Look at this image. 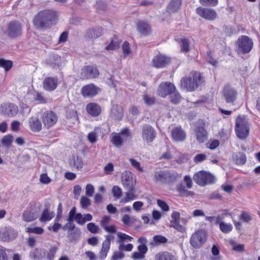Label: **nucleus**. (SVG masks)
I'll return each instance as SVG.
<instances>
[{
	"label": "nucleus",
	"instance_id": "1",
	"mask_svg": "<svg viewBox=\"0 0 260 260\" xmlns=\"http://www.w3.org/2000/svg\"><path fill=\"white\" fill-rule=\"evenodd\" d=\"M57 13L52 10H44L39 12L35 17L33 23L38 29H46L55 24Z\"/></svg>",
	"mask_w": 260,
	"mask_h": 260
},
{
	"label": "nucleus",
	"instance_id": "2",
	"mask_svg": "<svg viewBox=\"0 0 260 260\" xmlns=\"http://www.w3.org/2000/svg\"><path fill=\"white\" fill-rule=\"evenodd\" d=\"M203 82V79L201 74L194 72L191 77H184L180 81L182 88L187 91H192L197 89L199 85Z\"/></svg>",
	"mask_w": 260,
	"mask_h": 260
},
{
	"label": "nucleus",
	"instance_id": "3",
	"mask_svg": "<svg viewBox=\"0 0 260 260\" xmlns=\"http://www.w3.org/2000/svg\"><path fill=\"white\" fill-rule=\"evenodd\" d=\"M179 177V176L175 172L159 171L154 173L153 180L157 183H168L175 181Z\"/></svg>",
	"mask_w": 260,
	"mask_h": 260
},
{
	"label": "nucleus",
	"instance_id": "4",
	"mask_svg": "<svg viewBox=\"0 0 260 260\" xmlns=\"http://www.w3.org/2000/svg\"><path fill=\"white\" fill-rule=\"evenodd\" d=\"M235 131L237 137L240 139H244L248 136V122L245 117H238L237 118Z\"/></svg>",
	"mask_w": 260,
	"mask_h": 260
},
{
	"label": "nucleus",
	"instance_id": "5",
	"mask_svg": "<svg viewBox=\"0 0 260 260\" xmlns=\"http://www.w3.org/2000/svg\"><path fill=\"white\" fill-rule=\"evenodd\" d=\"M194 182L200 186H204L215 181V177L210 173L201 171L194 174L193 177Z\"/></svg>",
	"mask_w": 260,
	"mask_h": 260
},
{
	"label": "nucleus",
	"instance_id": "6",
	"mask_svg": "<svg viewBox=\"0 0 260 260\" xmlns=\"http://www.w3.org/2000/svg\"><path fill=\"white\" fill-rule=\"evenodd\" d=\"M238 51L246 54L249 52L253 47V42L246 36H242L237 41Z\"/></svg>",
	"mask_w": 260,
	"mask_h": 260
},
{
	"label": "nucleus",
	"instance_id": "7",
	"mask_svg": "<svg viewBox=\"0 0 260 260\" xmlns=\"http://www.w3.org/2000/svg\"><path fill=\"white\" fill-rule=\"evenodd\" d=\"M121 182L125 189L134 190L136 178L129 171H124L121 174Z\"/></svg>",
	"mask_w": 260,
	"mask_h": 260
},
{
	"label": "nucleus",
	"instance_id": "8",
	"mask_svg": "<svg viewBox=\"0 0 260 260\" xmlns=\"http://www.w3.org/2000/svg\"><path fill=\"white\" fill-rule=\"evenodd\" d=\"M206 235L205 231L199 230L193 234L190 239V243L194 248H200L205 242Z\"/></svg>",
	"mask_w": 260,
	"mask_h": 260
},
{
	"label": "nucleus",
	"instance_id": "9",
	"mask_svg": "<svg viewBox=\"0 0 260 260\" xmlns=\"http://www.w3.org/2000/svg\"><path fill=\"white\" fill-rule=\"evenodd\" d=\"M41 118L44 127L49 128L56 123L58 117L54 112L48 111L43 113Z\"/></svg>",
	"mask_w": 260,
	"mask_h": 260
},
{
	"label": "nucleus",
	"instance_id": "10",
	"mask_svg": "<svg viewBox=\"0 0 260 260\" xmlns=\"http://www.w3.org/2000/svg\"><path fill=\"white\" fill-rule=\"evenodd\" d=\"M156 137V132L151 125L145 124L142 127V138L144 141L152 142Z\"/></svg>",
	"mask_w": 260,
	"mask_h": 260
},
{
	"label": "nucleus",
	"instance_id": "11",
	"mask_svg": "<svg viewBox=\"0 0 260 260\" xmlns=\"http://www.w3.org/2000/svg\"><path fill=\"white\" fill-rule=\"evenodd\" d=\"M7 35L10 38H16L22 34V26L17 21H11L8 25Z\"/></svg>",
	"mask_w": 260,
	"mask_h": 260
},
{
	"label": "nucleus",
	"instance_id": "12",
	"mask_svg": "<svg viewBox=\"0 0 260 260\" xmlns=\"http://www.w3.org/2000/svg\"><path fill=\"white\" fill-rule=\"evenodd\" d=\"M222 94L227 103H233L237 99L238 92L230 85H226L222 90Z\"/></svg>",
	"mask_w": 260,
	"mask_h": 260
},
{
	"label": "nucleus",
	"instance_id": "13",
	"mask_svg": "<svg viewBox=\"0 0 260 260\" xmlns=\"http://www.w3.org/2000/svg\"><path fill=\"white\" fill-rule=\"evenodd\" d=\"M99 75L98 70L94 67L85 66L81 70V78L83 79H89L95 78Z\"/></svg>",
	"mask_w": 260,
	"mask_h": 260
},
{
	"label": "nucleus",
	"instance_id": "14",
	"mask_svg": "<svg viewBox=\"0 0 260 260\" xmlns=\"http://www.w3.org/2000/svg\"><path fill=\"white\" fill-rule=\"evenodd\" d=\"M18 112V107L13 104H4L0 107V113L8 117L14 116Z\"/></svg>",
	"mask_w": 260,
	"mask_h": 260
},
{
	"label": "nucleus",
	"instance_id": "15",
	"mask_svg": "<svg viewBox=\"0 0 260 260\" xmlns=\"http://www.w3.org/2000/svg\"><path fill=\"white\" fill-rule=\"evenodd\" d=\"M196 13L201 17L209 20H214L217 16L216 12L214 10L201 7L196 9Z\"/></svg>",
	"mask_w": 260,
	"mask_h": 260
},
{
	"label": "nucleus",
	"instance_id": "16",
	"mask_svg": "<svg viewBox=\"0 0 260 260\" xmlns=\"http://www.w3.org/2000/svg\"><path fill=\"white\" fill-rule=\"evenodd\" d=\"M175 90H176V88L172 83L170 82L162 83L158 87V93L161 97L165 98L167 95H170Z\"/></svg>",
	"mask_w": 260,
	"mask_h": 260
},
{
	"label": "nucleus",
	"instance_id": "17",
	"mask_svg": "<svg viewBox=\"0 0 260 260\" xmlns=\"http://www.w3.org/2000/svg\"><path fill=\"white\" fill-rule=\"evenodd\" d=\"M17 235V232L14 230L11 227H6L1 231L0 238L4 241H9L15 239Z\"/></svg>",
	"mask_w": 260,
	"mask_h": 260
},
{
	"label": "nucleus",
	"instance_id": "18",
	"mask_svg": "<svg viewBox=\"0 0 260 260\" xmlns=\"http://www.w3.org/2000/svg\"><path fill=\"white\" fill-rule=\"evenodd\" d=\"M99 88L93 84H87L81 89V93L84 97L91 98L98 92Z\"/></svg>",
	"mask_w": 260,
	"mask_h": 260
},
{
	"label": "nucleus",
	"instance_id": "19",
	"mask_svg": "<svg viewBox=\"0 0 260 260\" xmlns=\"http://www.w3.org/2000/svg\"><path fill=\"white\" fill-rule=\"evenodd\" d=\"M153 66L157 68H164L170 62V58L165 55H159L153 59Z\"/></svg>",
	"mask_w": 260,
	"mask_h": 260
},
{
	"label": "nucleus",
	"instance_id": "20",
	"mask_svg": "<svg viewBox=\"0 0 260 260\" xmlns=\"http://www.w3.org/2000/svg\"><path fill=\"white\" fill-rule=\"evenodd\" d=\"M58 85V79L53 77L46 78L43 81V87L48 91L54 90Z\"/></svg>",
	"mask_w": 260,
	"mask_h": 260
},
{
	"label": "nucleus",
	"instance_id": "21",
	"mask_svg": "<svg viewBox=\"0 0 260 260\" xmlns=\"http://www.w3.org/2000/svg\"><path fill=\"white\" fill-rule=\"evenodd\" d=\"M114 237L111 235H108L106 237V239L103 241L102 247L100 252V257L101 259L105 258L110 249L111 239Z\"/></svg>",
	"mask_w": 260,
	"mask_h": 260
},
{
	"label": "nucleus",
	"instance_id": "22",
	"mask_svg": "<svg viewBox=\"0 0 260 260\" xmlns=\"http://www.w3.org/2000/svg\"><path fill=\"white\" fill-rule=\"evenodd\" d=\"M194 133L197 140L200 143L204 142L207 139L208 133L203 126H197Z\"/></svg>",
	"mask_w": 260,
	"mask_h": 260
},
{
	"label": "nucleus",
	"instance_id": "23",
	"mask_svg": "<svg viewBox=\"0 0 260 260\" xmlns=\"http://www.w3.org/2000/svg\"><path fill=\"white\" fill-rule=\"evenodd\" d=\"M123 116L122 107L118 105H113L111 109L110 117L115 120H121Z\"/></svg>",
	"mask_w": 260,
	"mask_h": 260
},
{
	"label": "nucleus",
	"instance_id": "24",
	"mask_svg": "<svg viewBox=\"0 0 260 260\" xmlns=\"http://www.w3.org/2000/svg\"><path fill=\"white\" fill-rule=\"evenodd\" d=\"M173 139L176 142H181L186 139V134L181 127H175L172 130Z\"/></svg>",
	"mask_w": 260,
	"mask_h": 260
},
{
	"label": "nucleus",
	"instance_id": "25",
	"mask_svg": "<svg viewBox=\"0 0 260 260\" xmlns=\"http://www.w3.org/2000/svg\"><path fill=\"white\" fill-rule=\"evenodd\" d=\"M29 127L31 131L39 132L41 131L42 125L41 120L37 117H31L28 120Z\"/></svg>",
	"mask_w": 260,
	"mask_h": 260
},
{
	"label": "nucleus",
	"instance_id": "26",
	"mask_svg": "<svg viewBox=\"0 0 260 260\" xmlns=\"http://www.w3.org/2000/svg\"><path fill=\"white\" fill-rule=\"evenodd\" d=\"M47 63L51 68L58 67L61 64V58L57 54H51L46 60Z\"/></svg>",
	"mask_w": 260,
	"mask_h": 260
},
{
	"label": "nucleus",
	"instance_id": "27",
	"mask_svg": "<svg viewBox=\"0 0 260 260\" xmlns=\"http://www.w3.org/2000/svg\"><path fill=\"white\" fill-rule=\"evenodd\" d=\"M86 109L89 114L94 117L99 116L101 112V107L95 103H91L87 104Z\"/></svg>",
	"mask_w": 260,
	"mask_h": 260
},
{
	"label": "nucleus",
	"instance_id": "28",
	"mask_svg": "<svg viewBox=\"0 0 260 260\" xmlns=\"http://www.w3.org/2000/svg\"><path fill=\"white\" fill-rule=\"evenodd\" d=\"M137 27L139 32L142 35H148L151 32V27L146 22H139L137 24Z\"/></svg>",
	"mask_w": 260,
	"mask_h": 260
},
{
	"label": "nucleus",
	"instance_id": "29",
	"mask_svg": "<svg viewBox=\"0 0 260 260\" xmlns=\"http://www.w3.org/2000/svg\"><path fill=\"white\" fill-rule=\"evenodd\" d=\"M155 260H176V258L172 253L162 251L155 254Z\"/></svg>",
	"mask_w": 260,
	"mask_h": 260
},
{
	"label": "nucleus",
	"instance_id": "30",
	"mask_svg": "<svg viewBox=\"0 0 260 260\" xmlns=\"http://www.w3.org/2000/svg\"><path fill=\"white\" fill-rule=\"evenodd\" d=\"M182 0H171L167 6V11L169 13H175L180 8Z\"/></svg>",
	"mask_w": 260,
	"mask_h": 260
},
{
	"label": "nucleus",
	"instance_id": "31",
	"mask_svg": "<svg viewBox=\"0 0 260 260\" xmlns=\"http://www.w3.org/2000/svg\"><path fill=\"white\" fill-rule=\"evenodd\" d=\"M54 216V213L49 210L48 208H45L39 219L41 222H46L51 220Z\"/></svg>",
	"mask_w": 260,
	"mask_h": 260
},
{
	"label": "nucleus",
	"instance_id": "32",
	"mask_svg": "<svg viewBox=\"0 0 260 260\" xmlns=\"http://www.w3.org/2000/svg\"><path fill=\"white\" fill-rule=\"evenodd\" d=\"M45 250L36 248L30 252L29 257L33 260H42L44 258Z\"/></svg>",
	"mask_w": 260,
	"mask_h": 260
},
{
	"label": "nucleus",
	"instance_id": "33",
	"mask_svg": "<svg viewBox=\"0 0 260 260\" xmlns=\"http://www.w3.org/2000/svg\"><path fill=\"white\" fill-rule=\"evenodd\" d=\"M101 34V28H95L88 29L86 32V36L91 39H95L99 37Z\"/></svg>",
	"mask_w": 260,
	"mask_h": 260
},
{
	"label": "nucleus",
	"instance_id": "34",
	"mask_svg": "<svg viewBox=\"0 0 260 260\" xmlns=\"http://www.w3.org/2000/svg\"><path fill=\"white\" fill-rule=\"evenodd\" d=\"M22 216L24 221L30 222L37 219L38 216L35 212L26 210L23 212Z\"/></svg>",
	"mask_w": 260,
	"mask_h": 260
},
{
	"label": "nucleus",
	"instance_id": "35",
	"mask_svg": "<svg viewBox=\"0 0 260 260\" xmlns=\"http://www.w3.org/2000/svg\"><path fill=\"white\" fill-rule=\"evenodd\" d=\"M14 140V137L12 135H7L3 137L1 140V143L4 147L10 148Z\"/></svg>",
	"mask_w": 260,
	"mask_h": 260
},
{
	"label": "nucleus",
	"instance_id": "36",
	"mask_svg": "<svg viewBox=\"0 0 260 260\" xmlns=\"http://www.w3.org/2000/svg\"><path fill=\"white\" fill-rule=\"evenodd\" d=\"M71 165L78 170L83 167V161L81 158L78 156H74L71 161Z\"/></svg>",
	"mask_w": 260,
	"mask_h": 260
},
{
	"label": "nucleus",
	"instance_id": "37",
	"mask_svg": "<svg viewBox=\"0 0 260 260\" xmlns=\"http://www.w3.org/2000/svg\"><path fill=\"white\" fill-rule=\"evenodd\" d=\"M117 236L118 237L117 242L119 244H124L125 241H131L133 240V238L132 237L121 232H118L117 233Z\"/></svg>",
	"mask_w": 260,
	"mask_h": 260
},
{
	"label": "nucleus",
	"instance_id": "38",
	"mask_svg": "<svg viewBox=\"0 0 260 260\" xmlns=\"http://www.w3.org/2000/svg\"><path fill=\"white\" fill-rule=\"evenodd\" d=\"M236 164L239 165H243L246 163V157L244 153L238 152L235 154Z\"/></svg>",
	"mask_w": 260,
	"mask_h": 260
},
{
	"label": "nucleus",
	"instance_id": "39",
	"mask_svg": "<svg viewBox=\"0 0 260 260\" xmlns=\"http://www.w3.org/2000/svg\"><path fill=\"white\" fill-rule=\"evenodd\" d=\"M80 230L77 229L73 232H69L68 233V237L71 242L77 241L80 237Z\"/></svg>",
	"mask_w": 260,
	"mask_h": 260
},
{
	"label": "nucleus",
	"instance_id": "40",
	"mask_svg": "<svg viewBox=\"0 0 260 260\" xmlns=\"http://www.w3.org/2000/svg\"><path fill=\"white\" fill-rule=\"evenodd\" d=\"M170 227L173 228L181 233H183L185 231V228L180 224L179 220L170 221Z\"/></svg>",
	"mask_w": 260,
	"mask_h": 260
},
{
	"label": "nucleus",
	"instance_id": "41",
	"mask_svg": "<svg viewBox=\"0 0 260 260\" xmlns=\"http://www.w3.org/2000/svg\"><path fill=\"white\" fill-rule=\"evenodd\" d=\"M127 192L125 193V197L121 201V202L127 203L131 200H133L136 199V196L135 195L134 190L127 189Z\"/></svg>",
	"mask_w": 260,
	"mask_h": 260
},
{
	"label": "nucleus",
	"instance_id": "42",
	"mask_svg": "<svg viewBox=\"0 0 260 260\" xmlns=\"http://www.w3.org/2000/svg\"><path fill=\"white\" fill-rule=\"evenodd\" d=\"M170 99L172 103L174 104H178L180 103L181 97L179 93L175 90L170 94Z\"/></svg>",
	"mask_w": 260,
	"mask_h": 260
},
{
	"label": "nucleus",
	"instance_id": "43",
	"mask_svg": "<svg viewBox=\"0 0 260 260\" xmlns=\"http://www.w3.org/2000/svg\"><path fill=\"white\" fill-rule=\"evenodd\" d=\"M220 230L223 233H228L233 229V225L231 223H221L219 226Z\"/></svg>",
	"mask_w": 260,
	"mask_h": 260
},
{
	"label": "nucleus",
	"instance_id": "44",
	"mask_svg": "<svg viewBox=\"0 0 260 260\" xmlns=\"http://www.w3.org/2000/svg\"><path fill=\"white\" fill-rule=\"evenodd\" d=\"M153 240L155 244H165L168 242V239L161 235H156L153 237Z\"/></svg>",
	"mask_w": 260,
	"mask_h": 260
},
{
	"label": "nucleus",
	"instance_id": "45",
	"mask_svg": "<svg viewBox=\"0 0 260 260\" xmlns=\"http://www.w3.org/2000/svg\"><path fill=\"white\" fill-rule=\"evenodd\" d=\"M12 62L10 60L0 58V67L4 68L6 71H9L12 68Z\"/></svg>",
	"mask_w": 260,
	"mask_h": 260
},
{
	"label": "nucleus",
	"instance_id": "46",
	"mask_svg": "<svg viewBox=\"0 0 260 260\" xmlns=\"http://www.w3.org/2000/svg\"><path fill=\"white\" fill-rule=\"evenodd\" d=\"M58 248L55 246H51L47 252V258L48 260H53L55 257Z\"/></svg>",
	"mask_w": 260,
	"mask_h": 260
},
{
	"label": "nucleus",
	"instance_id": "47",
	"mask_svg": "<svg viewBox=\"0 0 260 260\" xmlns=\"http://www.w3.org/2000/svg\"><path fill=\"white\" fill-rule=\"evenodd\" d=\"M111 141L113 144L117 147H120L123 144V141L121 137L118 135L113 136Z\"/></svg>",
	"mask_w": 260,
	"mask_h": 260
},
{
	"label": "nucleus",
	"instance_id": "48",
	"mask_svg": "<svg viewBox=\"0 0 260 260\" xmlns=\"http://www.w3.org/2000/svg\"><path fill=\"white\" fill-rule=\"evenodd\" d=\"M44 229L40 227L27 228L26 232L29 233H34L38 235L42 234L44 233Z\"/></svg>",
	"mask_w": 260,
	"mask_h": 260
},
{
	"label": "nucleus",
	"instance_id": "49",
	"mask_svg": "<svg viewBox=\"0 0 260 260\" xmlns=\"http://www.w3.org/2000/svg\"><path fill=\"white\" fill-rule=\"evenodd\" d=\"M181 51L184 52L189 51V43L187 39H182L181 40Z\"/></svg>",
	"mask_w": 260,
	"mask_h": 260
},
{
	"label": "nucleus",
	"instance_id": "50",
	"mask_svg": "<svg viewBox=\"0 0 260 260\" xmlns=\"http://www.w3.org/2000/svg\"><path fill=\"white\" fill-rule=\"evenodd\" d=\"M87 230L92 234H96L99 232V227L94 223L90 222L87 224Z\"/></svg>",
	"mask_w": 260,
	"mask_h": 260
},
{
	"label": "nucleus",
	"instance_id": "51",
	"mask_svg": "<svg viewBox=\"0 0 260 260\" xmlns=\"http://www.w3.org/2000/svg\"><path fill=\"white\" fill-rule=\"evenodd\" d=\"M119 47V43L116 41H112L111 43L106 47L107 51H113L117 49Z\"/></svg>",
	"mask_w": 260,
	"mask_h": 260
},
{
	"label": "nucleus",
	"instance_id": "52",
	"mask_svg": "<svg viewBox=\"0 0 260 260\" xmlns=\"http://www.w3.org/2000/svg\"><path fill=\"white\" fill-rule=\"evenodd\" d=\"M96 131V129H94V131L88 134L87 139L91 143H95L97 141L98 134Z\"/></svg>",
	"mask_w": 260,
	"mask_h": 260
},
{
	"label": "nucleus",
	"instance_id": "53",
	"mask_svg": "<svg viewBox=\"0 0 260 260\" xmlns=\"http://www.w3.org/2000/svg\"><path fill=\"white\" fill-rule=\"evenodd\" d=\"M200 3L203 6L214 7L218 4V0H200Z\"/></svg>",
	"mask_w": 260,
	"mask_h": 260
},
{
	"label": "nucleus",
	"instance_id": "54",
	"mask_svg": "<svg viewBox=\"0 0 260 260\" xmlns=\"http://www.w3.org/2000/svg\"><path fill=\"white\" fill-rule=\"evenodd\" d=\"M112 192L114 197L117 199L120 198L122 196V190L119 187L117 186H114L113 187L112 189Z\"/></svg>",
	"mask_w": 260,
	"mask_h": 260
},
{
	"label": "nucleus",
	"instance_id": "55",
	"mask_svg": "<svg viewBox=\"0 0 260 260\" xmlns=\"http://www.w3.org/2000/svg\"><path fill=\"white\" fill-rule=\"evenodd\" d=\"M122 49L123 54L125 56H127L131 53V50L129 47V44L125 41L122 45Z\"/></svg>",
	"mask_w": 260,
	"mask_h": 260
},
{
	"label": "nucleus",
	"instance_id": "56",
	"mask_svg": "<svg viewBox=\"0 0 260 260\" xmlns=\"http://www.w3.org/2000/svg\"><path fill=\"white\" fill-rule=\"evenodd\" d=\"M129 161L130 162L131 165L136 169L138 170L140 172L143 171V169L141 167V164L140 162L138 161L137 160L134 158H129Z\"/></svg>",
	"mask_w": 260,
	"mask_h": 260
},
{
	"label": "nucleus",
	"instance_id": "57",
	"mask_svg": "<svg viewBox=\"0 0 260 260\" xmlns=\"http://www.w3.org/2000/svg\"><path fill=\"white\" fill-rule=\"evenodd\" d=\"M90 200L86 197H82L80 199V204L82 208L85 209L90 205Z\"/></svg>",
	"mask_w": 260,
	"mask_h": 260
},
{
	"label": "nucleus",
	"instance_id": "58",
	"mask_svg": "<svg viewBox=\"0 0 260 260\" xmlns=\"http://www.w3.org/2000/svg\"><path fill=\"white\" fill-rule=\"evenodd\" d=\"M144 103L147 105H153L155 102V98L153 96H149L148 94L143 95Z\"/></svg>",
	"mask_w": 260,
	"mask_h": 260
},
{
	"label": "nucleus",
	"instance_id": "59",
	"mask_svg": "<svg viewBox=\"0 0 260 260\" xmlns=\"http://www.w3.org/2000/svg\"><path fill=\"white\" fill-rule=\"evenodd\" d=\"M78 224L84 225L85 224V221L84 219V216L81 213H77L74 219Z\"/></svg>",
	"mask_w": 260,
	"mask_h": 260
},
{
	"label": "nucleus",
	"instance_id": "60",
	"mask_svg": "<svg viewBox=\"0 0 260 260\" xmlns=\"http://www.w3.org/2000/svg\"><path fill=\"white\" fill-rule=\"evenodd\" d=\"M133 248V245L132 244H128L126 245L124 244H121L118 246V250L119 251H131Z\"/></svg>",
	"mask_w": 260,
	"mask_h": 260
},
{
	"label": "nucleus",
	"instance_id": "61",
	"mask_svg": "<svg viewBox=\"0 0 260 260\" xmlns=\"http://www.w3.org/2000/svg\"><path fill=\"white\" fill-rule=\"evenodd\" d=\"M94 192V186L91 184H87L85 188L86 195L88 197H92Z\"/></svg>",
	"mask_w": 260,
	"mask_h": 260
},
{
	"label": "nucleus",
	"instance_id": "62",
	"mask_svg": "<svg viewBox=\"0 0 260 260\" xmlns=\"http://www.w3.org/2000/svg\"><path fill=\"white\" fill-rule=\"evenodd\" d=\"M36 94L35 95V100L37 101L41 104H45L47 102V99L45 98L41 93L36 92Z\"/></svg>",
	"mask_w": 260,
	"mask_h": 260
},
{
	"label": "nucleus",
	"instance_id": "63",
	"mask_svg": "<svg viewBox=\"0 0 260 260\" xmlns=\"http://www.w3.org/2000/svg\"><path fill=\"white\" fill-rule=\"evenodd\" d=\"M157 204L162 210L164 211H168L169 210V207L165 201L160 200H157Z\"/></svg>",
	"mask_w": 260,
	"mask_h": 260
},
{
	"label": "nucleus",
	"instance_id": "64",
	"mask_svg": "<svg viewBox=\"0 0 260 260\" xmlns=\"http://www.w3.org/2000/svg\"><path fill=\"white\" fill-rule=\"evenodd\" d=\"M123 251H115L113 253V255L112 257V260H118L121 259L124 256V254L122 253Z\"/></svg>",
	"mask_w": 260,
	"mask_h": 260
}]
</instances>
